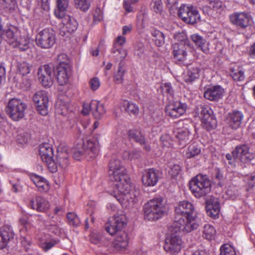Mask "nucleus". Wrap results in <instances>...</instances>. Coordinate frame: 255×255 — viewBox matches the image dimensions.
<instances>
[{
  "mask_svg": "<svg viewBox=\"0 0 255 255\" xmlns=\"http://www.w3.org/2000/svg\"><path fill=\"white\" fill-rule=\"evenodd\" d=\"M49 202L41 196H36L29 202V206L39 212H44L49 207Z\"/></svg>",
  "mask_w": 255,
  "mask_h": 255,
  "instance_id": "obj_26",
  "label": "nucleus"
},
{
  "mask_svg": "<svg viewBox=\"0 0 255 255\" xmlns=\"http://www.w3.org/2000/svg\"><path fill=\"white\" fill-rule=\"evenodd\" d=\"M200 69L197 66H190L188 68L186 74L184 76V80L186 82H191L200 76Z\"/></svg>",
  "mask_w": 255,
  "mask_h": 255,
  "instance_id": "obj_39",
  "label": "nucleus"
},
{
  "mask_svg": "<svg viewBox=\"0 0 255 255\" xmlns=\"http://www.w3.org/2000/svg\"><path fill=\"white\" fill-rule=\"evenodd\" d=\"M160 141L163 147H169L171 143V139L169 134H164L160 137Z\"/></svg>",
  "mask_w": 255,
  "mask_h": 255,
  "instance_id": "obj_60",
  "label": "nucleus"
},
{
  "mask_svg": "<svg viewBox=\"0 0 255 255\" xmlns=\"http://www.w3.org/2000/svg\"><path fill=\"white\" fill-rule=\"evenodd\" d=\"M58 242V240L51 239L40 243V247L45 252L48 251L54 247Z\"/></svg>",
  "mask_w": 255,
  "mask_h": 255,
  "instance_id": "obj_55",
  "label": "nucleus"
},
{
  "mask_svg": "<svg viewBox=\"0 0 255 255\" xmlns=\"http://www.w3.org/2000/svg\"><path fill=\"white\" fill-rule=\"evenodd\" d=\"M71 71V67L57 66L56 76L59 85H64L68 83Z\"/></svg>",
  "mask_w": 255,
  "mask_h": 255,
  "instance_id": "obj_28",
  "label": "nucleus"
},
{
  "mask_svg": "<svg viewBox=\"0 0 255 255\" xmlns=\"http://www.w3.org/2000/svg\"><path fill=\"white\" fill-rule=\"evenodd\" d=\"M189 188L195 197L200 198L210 192L211 183L207 175L198 174L190 181Z\"/></svg>",
  "mask_w": 255,
  "mask_h": 255,
  "instance_id": "obj_4",
  "label": "nucleus"
},
{
  "mask_svg": "<svg viewBox=\"0 0 255 255\" xmlns=\"http://www.w3.org/2000/svg\"><path fill=\"white\" fill-rule=\"evenodd\" d=\"M168 173L172 178H175L181 172V168L179 164L170 162L168 165Z\"/></svg>",
  "mask_w": 255,
  "mask_h": 255,
  "instance_id": "obj_47",
  "label": "nucleus"
},
{
  "mask_svg": "<svg viewBox=\"0 0 255 255\" xmlns=\"http://www.w3.org/2000/svg\"><path fill=\"white\" fill-rule=\"evenodd\" d=\"M244 181L250 188L255 186V176L247 175L245 177Z\"/></svg>",
  "mask_w": 255,
  "mask_h": 255,
  "instance_id": "obj_63",
  "label": "nucleus"
},
{
  "mask_svg": "<svg viewBox=\"0 0 255 255\" xmlns=\"http://www.w3.org/2000/svg\"><path fill=\"white\" fill-rule=\"evenodd\" d=\"M231 76L235 81H242L245 79L244 72L240 68L233 70Z\"/></svg>",
  "mask_w": 255,
  "mask_h": 255,
  "instance_id": "obj_52",
  "label": "nucleus"
},
{
  "mask_svg": "<svg viewBox=\"0 0 255 255\" xmlns=\"http://www.w3.org/2000/svg\"><path fill=\"white\" fill-rule=\"evenodd\" d=\"M60 150V148H58L57 149V154L56 157V163L59 168L65 169L69 164V154L66 149L61 151Z\"/></svg>",
  "mask_w": 255,
  "mask_h": 255,
  "instance_id": "obj_33",
  "label": "nucleus"
},
{
  "mask_svg": "<svg viewBox=\"0 0 255 255\" xmlns=\"http://www.w3.org/2000/svg\"><path fill=\"white\" fill-rule=\"evenodd\" d=\"M199 224L195 216L193 215L184 217L179 221H174L171 228L177 230L179 233L183 231L185 233H189L196 229Z\"/></svg>",
  "mask_w": 255,
  "mask_h": 255,
  "instance_id": "obj_7",
  "label": "nucleus"
},
{
  "mask_svg": "<svg viewBox=\"0 0 255 255\" xmlns=\"http://www.w3.org/2000/svg\"><path fill=\"white\" fill-rule=\"evenodd\" d=\"M173 134L178 139L179 144L184 146L189 141L190 133L187 127L184 126L183 123L180 121L174 127Z\"/></svg>",
  "mask_w": 255,
  "mask_h": 255,
  "instance_id": "obj_13",
  "label": "nucleus"
},
{
  "mask_svg": "<svg viewBox=\"0 0 255 255\" xmlns=\"http://www.w3.org/2000/svg\"><path fill=\"white\" fill-rule=\"evenodd\" d=\"M234 158H237L243 162H248L254 158V155L249 152V148L248 145L243 144L237 146L233 151Z\"/></svg>",
  "mask_w": 255,
  "mask_h": 255,
  "instance_id": "obj_20",
  "label": "nucleus"
},
{
  "mask_svg": "<svg viewBox=\"0 0 255 255\" xmlns=\"http://www.w3.org/2000/svg\"><path fill=\"white\" fill-rule=\"evenodd\" d=\"M178 14L184 22L188 23L194 24L200 19L198 10L192 6L182 5L178 9Z\"/></svg>",
  "mask_w": 255,
  "mask_h": 255,
  "instance_id": "obj_9",
  "label": "nucleus"
},
{
  "mask_svg": "<svg viewBox=\"0 0 255 255\" xmlns=\"http://www.w3.org/2000/svg\"><path fill=\"white\" fill-rule=\"evenodd\" d=\"M126 217L123 215H116L110 218L106 224L105 230L113 236L120 232L126 226Z\"/></svg>",
  "mask_w": 255,
  "mask_h": 255,
  "instance_id": "obj_10",
  "label": "nucleus"
},
{
  "mask_svg": "<svg viewBox=\"0 0 255 255\" xmlns=\"http://www.w3.org/2000/svg\"><path fill=\"white\" fill-rule=\"evenodd\" d=\"M16 67L20 75L25 76L30 73L32 66L24 61H19L17 62Z\"/></svg>",
  "mask_w": 255,
  "mask_h": 255,
  "instance_id": "obj_42",
  "label": "nucleus"
},
{
  "mask_svg": "<svg viewBox=\"0 0 255 255\" xmlns=\"http://www.w3.org/2000/svg\"><path fill=\"white\" fill-rule=\"evenodd\" d=\"M216 230L214 227L210 224H206L204 226L203 236L207 240H212L214 238Z\"/></svg>",
  "mask_w": 255,
  "mask_h": 255,
  "instance_id": "obj_43",
  "label": "nucleus"
},
{
  "mask_svg": "<svg viewBox=\"0 0 255 255\" xmlns=\"http://www.w3.org/2000/svg\"><path fill=\"white\" fill-rule=\"evenodd\" d=\"M68 222L70 225L78 226L80 224L78 217L74 213H69L67 215Z\"/></svg>",
  "mask_w": 255,
  "mask_h": 255,
  "instance_id": "obj_54",
  "label": "nucleus"
},
{
  "mask_svg": "<svg viewBox=\"0 0 255 255\" xmlns=\"http://www.w3.org/2000/svg\"><path fill=\"white\" fill-rule=\"evenodd\" d=\"M68 110V106L61 100H59L56 104V113L57 114L64 115Z\"/></svg>",
  "mask_w": 255,
  "mask_h": 255,
  "instance_id": "obj_51",
  "label": "nucleus"
},
{
  "mask_svg": "<svg viewBox=\"0 0 255 255\" xmlns=\"http://www.w3.org/2000/svg\"><path fill=\"white\" fill-rule=\"evenodd\" d=\"M123 64L122 63H120L118 66V71L116 73H115L114 79L115 82L117 84H121L123 82L124 80V76L126 72V70L123 67Z\"/></svg>",
  "mask_w": 255,
  "mask_h": 255,
  "instance_id": "obj_46",
  "label": "nucleus"
},
{
  "mask_svg": "<svg viewBox=\"0 0 255 255\" xmlns=\"http://www.w3.org/2000/svg\"><path fill=\"white\" fill-rule=\"evenodd\" d=\"M244 116L239 111L229 114L226 119L227 124L233 129L238 128L241 125Z\"/></svg>",
  "mask_w": 255,
  "mask_h": 255,
  "instance_id": "obj_30",
  "label": "nucleus"
},
{
  "mask_svg": "<svg viewBox=\"0 0 255 255\" xmlns=\"http://www.w3.org/2000/svg\"><path fill=\"white\" fill-rule=\"evenodd\" d=\"M0 5L7 10L12 11L16 7V0H0Z\"/></svg>",
  "mask_w": 255,
  "mask_h": 255,
  "instance_id": "obj_48",
  "label": "nucleus"
},
{
  "mask_svg": "<svg viewBox=\"0 0 255 255\" xmlns=\"http://www.w3.org/2000/svg\"><path fill=\"white\" fill-rule=\"evenodd\" d=\"M159 170L151 168L145 170L142 175V182L146 187H153L156 185L160 178Z\"/></svg>",
  "mask_w": 255,
  "mask_h": 255,
  "instance_id": "obj_15",
  "label": "nucleus"
},
{
  "mask_svg": "<svg viewBox=\"0 0 255 255\" xmlns=\"http://www.w3.org/2000/svg\"><path fill=\"white\" fill-rule=\"evenodd\" d=\"M118 107L121 111L124 110L129 115H136L139 112L138 107L136 104L127 100L121 102Z\"/></svg>",
  "mask_w": 255,
  "mask_h": 255,
  "instance_id": "obj_36",
  "label": "nucleus"
},
{
  "mask_svg": "<svg viewBox=\"0 0 255 255\" xmlns=\"http://www.w3.org/2000/svg\"><path fill=\"white\" fill-rule=\"evenodd\" d=\"M89 83L91 89L93 91L97 90L100 86V81L97 77L92 78Z\"/></svg>",
  "mask_w": 255,
  "mask_h": 255,
  "instance_id": "obj_59",
  "label": "nucleus"
},
{
  "mask_svg": "<svg viewBox=\"0 0 255 255\" xmlns=\"http://www.w3.org/2000/svg\"><path fill=\"white\" fill-rule=\"evenodd\" d=\"M32 100L39 113L43 116L47 115L48 98L46 92L39 91L36 92L33 96Z\"/></svg>",
  "mask_w": 255,
  "mask_h": 255,
  "instance_id": "obj_12",
  "label": "nucleus"
},
{
  "mask_svg": "<svg viewBox=\"0 0 255 255\" xmlns=\"http://www.w3.org/2000/svg\"><path fill=\"white\" fill-rule=\"evenodd\" d=\"M211 110L207 107H201L200 117L203 127L208 130H210L216 126V120L212 115Z\"/></svg>",
  "mask_w": 255,
  "mask_h": 255,
  "instance_id": "obj_17",
  "label": "nucleus"
},
{
  "mask_svg": "<svg viewBox=\"0 0 255 255\" xmlns=\"http://www.w3.org/2000/svg\"><path fill=\"white\" fill-rule=\"evenodd\" d=\"M39 155L42 161H48L53 154V148L49 143H43L39 145Z\"/></svg>",
  "mask_w": 255,
  "mask_h": 255,
  "instance_id": "obj_35",
  "label": "nucleus"
},
{
  "mask_svg": "<svg viewBox=\"0 0 255 255\" xmlns=\"http://www.w3.org/2000/svg\"><path fill=\"white\" fill-rule=\"evenodd\" d=\"M35 41L37 45L41 48H50L56 42L55 34L53 30L44 29L36 35Z\"/></svg>",
  "mask_w": 255,
  "mask_h": 255,
  "instance_id": "obj_8",
  "label": "nucleus"
},
{
  "mask_svg": "<svg viewBox=\"0 0 255 255\" xmlns=\"http://www.w3.org/2000/svg\"><path fill=\"white\" fill-rule=\"evenodd\" d=\"M92 112L95 119L99 120L105 114L106 110L104 105L97 101L91 102Z\"/></svg>",
  "mask_w": 255,
  "mask_h": 255,
  "instance_id": "obj_37",
  "label": "nucleus"
},
{
  "mask_svg": "<svg viewBox=\"0 0 255 255\" xmlns=\"http://www.w3.org/2000/svg\"><path fill=\"white\" fill-rule=\"evenodd\" d=\"M94 20L95 22H99L103 19V12L101 9L97 7L94 10L93 13Z\"/></svg>",
  "mask_w": 255,
  "mask_h": 255,
  "instance_id": "obj_62",
  "label": "nucleus"
},
{
  "mask_svg": "<svg viewBox=\"0 0 255 255\" xmlns=\"http://www.w3.org/2000/svg\"><path fill=\"white\" fill-rule=\"evenodd\" d=\"M109 174L113 182V196L126 206H133L138 201L139 191L131 185L125 166L116 155L109 162Z\"/></svg>",
  "mask_w": 255,
  "mask_h": 255,
  "instance_id": "obj_1",
  "label": "nucleus"
},
{
  "mask_svg": "<svg viewBox=\"0 0 255 255\" xmlns=\"http://www.w3.org/2000/svg\"><path fill=\"white\" fill-rule=\"evenodd\" d=\"M111 52L114 54V57L116 62L122 63L128 55L127 50L124 48L117 49L115 45Z\"/></svg>",
  "mask_w": 255,
  "mask_h": 255,
  "instance_id": "obj_41",
  "label": "nucleus"
},
{
  "mask_svg": "<svg viewBox=\"0 0 255 255\" xmlns=\"http://www.w3.org/2000/svg\"><path fill=\"white\" fill-rule=\"evenodd\" d=\"M99 143L96 139L88 140L86 142L81 141L72 149L74 158L80 160L82 157H85L88 160L96 158L100 151Z\"/></svg>",
  "mask_w": 255,
  "mask_h": 255,
  "instance_id": "obj_2",
  "label": "nucleus"
},
{
  "mask_svg": "<svg viewBox=\"0 0 255 255\" xmlns=\"http://www.w3.org/2000/svg\"><path fill=\"white\" fill-rule=\"evenodd\" d=\"M171 232L166 237L164 249L171 255H176L183 247V241L177 230L171 228Z\"/></svg>",
  "mask_w": 255,
  "mask_h": 255,
  "instance_id": "obj_6",
  "label": "nucleus"
},
{
  "mask_svg": "<svg viewBox=\"0 0 255 255\" xmlns=\"http://www.w3.org/2000/svg\"><path fill=\"white\" fill-rule=\"evenodd\" d=\"M153 8L156 12H160L161 11L162 5L161 0H155L154 1Z\"/></svg>",
  "mask_w": 255,
  "mask_h": 255,
  "instance_id": "obj_64",
  "label": "nucleus"
},
{
  "mask_svg": "<svg viewBox=\"0 0 255 255\" xmlns=\"http://www.w3.org/2000/svg\"><path fill=\"white\" fill-rule=\"evenodd\" d=\"M128 136L130 139L139 143L145 150L147 151H150V145L146 141L143 135L138 130L134 129L130 130L128 131Z\"/></svg>",
  "mask_w": 255,
  "mask_h": 255,
  "instance_id": "obj_31",
  "label": "nucleus"
},
{
  "mask_svg": "<svg viewBox=\"0 0 255 255\" xmlns=\"http://www.w3.org/2000/svg\"><path fill=\"white\" fill-rule=\"evenodd\" d=\"M239 196L238 188L235 185L228 186L223 195L225 199L234 200Z\"/></svg>",
  "mask_w": 255,
  "mask_h": 255,
  "instance_id": "obj_40",
  "label": "nucleus"
},
{
  "mask_svg": "<svg viewBox=\"0 0 255 255\" xmlns=\"http://www.w3.org/2000/svg\"><path fill=\"white\" fill-rule=\"evenodd\" d=\"M206 210L207 215L213 218L218 217L220 206L218 198L211 197L206 202Z\"/></svg>",
  "mask_w": 255,
  "mask_h": 255,
  "instance_id": "obj_21",
  "label": "nucleus"
},
{
  "mask_svg": "<svg viewBox=\"0 0 255 255\" xmlns=\"http://www.w3.org/2000/svg\"><path fill=\"white\" fill-rule=\"evenodd\" d=\"M153 36V40L157 46H162L165 42V36L164 34L158 30H153L151 31Z\"/></svg>",
  "mask_w": 255,
  "mask_h": 255,
  "instance_id": "obj_44",
  "label": "nucleus"
},
{
  "mask_svg": "<svg viewBox=\"0 0 255 255\" xmlns=\"http://www.w3.org/2000/svg\"><path fill=\"white\" fill-rule=\"evenodd\" d=\"M113 242V246L117 250H123L127 248L129 243V238L127 233L120 232Z\"/></svg>",
  "mask_w": 255,
  "mask_h": 255,
  "instance_id": "obj_27",
  "label": "nucleus"
},
{
  "mask_svg": "<svg viewBox=\"0 0 255 255\" xmlns=\"http://www.w3.org/2000/svg\"><path fill=\"white\" fill-rule=\"evenodd\" d=\"M224 90L220 86H214L205 89L204 97L210 101H217L223 96Z\"/></svg>",
  "mask_w": 255,
  "mask_h": 255,
  "instance_id": "obj_22",
  "label": "nucleus"
},
{
  "mask_svg": "<svg viewBox=\"0 0 255 255\" xmlns=\"http://www.w3.org/2000/svg\"><path fill=\"white\" fill-rule=\"evenodd\" d=\"M30 178L40 192H46L49 190L50 188L49 183L44 177L35 174H31L30 175Z\"/></svg>",
  "mask_w": 255,
  "mask_h": 255,
  "instance_id": "obj_29",
  "label": "nucleus"
},
{
  "mask_svg": "<svg viewBox=\"0 0 255 255\" xmlns=\"http://www.w3.org/2000/svg\"><path fill=\"white\" fill-rule=\"evenodd\" d=\"M186 105L179 101L169 103L166 107L165 112L167 115L173 119L182 116L186 112Z\"/></svg>",
  "mask_w": 255,
  "mask_h": 255,
  "instance_id": "obj_14",
  "label": "nucleus"
},
{
  "mask_svg": "<svg viewBox=\"0 0 255 255\" xmlns=\"http://www.w3.org/2000/svg\"><path fill=\"white\" fill-rule=\"evenodd\" d=\"M27 104L18 98L10 100L5 107V113L13 121H19L25 116Z\"/></svg>",
  "mask_w": 255,
  "mask_h": 255,
  "instance_id": "obj_5",
  "label": "nucleus"
},
{
  "mask_svg": "<svg viewBox=\"0 0 255 255\" xmlns=\"http://www.w3.org/2000/svg\"><path fill=\"white\" fill-rule=\"evenodd\" d=\"M194 208L192 203L187 200L180 201L175 207V220L193 215Z\"/></svg>",
  "mask_w": 255,
  "mask_h": 255,
  "instance_id": "obj_11",
  "label": "nucleus"
},
{
  "mask_svg": "<svg viewBox=\"0 0 255 255\" xmlns=\"http://www.w3.org/2000/svg\"><path fill=\"white\" fill-rule=\"evenodd\" d=\"M144 218L149 221L161 218L166 212L165 204L161 197H156L149 200L143 207Z\"/></svg>",
  "mask_w": 255,
  "mask_h": 255,
  "instance_id": "obj_3",
  "label": "nucleus"
},
{
  "mask_svg": "<svg viewBox=\"0 0 255 255\" xmlns=\"http://www.w3.org/2000/svg\"><path fill=\"white\" fill-rule=\"evenodd\" d=\"M191 38L198 49L205 53H209V44L202 36L197 34H194L191 36Z\"/></svg>",
  "mask_w": 255,
  "mask_h": 255,
  "instance_id": "obj_34",
  "label": "nucleus"
},
{
  "mask_svg": "<svg viewBox=\"0 0 255 255\" xmlns=\"http://www.w3.org/2000/svg\"><path fill=\"white\" fill-rule=\"evenodd\" d=\"M220 255H236L233 247L228 244L222 245L220 248Z\"/></svg>",
  "mask_w": 255,
  "mask_h": 255,
  "instance_id": "obj_53",
  "label": "nucleus"
},
{
  "mask_svg": "<svg viewBox=\"0 0 255 255\" xmlns=\"http://www.w3.org/2000/svg\"><path fill=\"white\" fill-rule=\"evenodd\" d=\"M10 183L11 185V190L12 192L14 193H18L22 191V186L19 181L14 182L10 180Z\"/></svg>",
  "mask_w": 255,
  "mask_h": 255,
  "instance_id": "obj_61",
  "label": "nucleus"
},
{
  "mask_svg": "<svg viewBox=\"0 0 255 255\" xmlns=\"http://www.w3.org/2000/svg\"><path fill=\"white\" fill-rule=\"evenodd\" d=\"M230 20L233 24L245 28L250 25L251 18L246 12H235L230 16Z\"/></svg>",
  "mask_w": 255,
  "mask_h": 255,
  "instance_id": "obj_19",
  "label": "nucleus"
},
{
  "mask_svg": "<svg viewBox=\"0 0 255 255\" xmlns=\"http://www.w3.org/2000/svg\"><path fill=\"white\" fill-rule=\"evenodd\" d=\"M57 62L58 64L57 66H61V67H71L70 64V60L68 58L66 54L64 53H61L57 56Z\"/></svg>",
  "mask_w": 255,
  "mask_h": 255,
  "instance_id": "obj_50",
  "label": "nucleus"
},
{
  "mask_svg": "<svg viewBox=\"0 0 255 255\" xmlns=\"http://www.w3.org/2000/svg\"><path fill=\"white\" fill-rule=\"evenodd\" d=\"M172 54L175 61L181 64L186 59L187 53L185 45L182 43H175L172 45Z\"/></svg>",
  "mask_w": 255,
  "mask_h": 255,
  "instance_id": "obj_25",
  "label": "nucleus"
},
{
  "mask_svg": "<svg viewBox=\"0 0 255 255\" xmlns=\"http://www.w3.org/2000/svg\"><path fill=\"white\" fill-rule=\"evenodd\" d=\"M53 69L48 65L40 66L37 75L39 82L45 88L50 87L52 84V72Z\"/></svg>",
  "mask_w": 255,
  "mask_h": 255,
  "instance_id": "obj_16",
  "label": "nucleus"
},
{
  "mask_svg": "<svg viewBox=\"0 0 255 255\" xmlns=\"http://www.w3.org/2000/svg\"><path fill=\"white\" fill-rule=\"evenodd\" d=\"M43 161L46 164L47 167L51 172L54 173L57 171L58 167H59L58 165L56 163V160H54L52 157H50L48 161Z\"/></svg>",
  "mask_w": 255,
  "mask_h": 255,
  "instance_id": "obj_57",
  "label": "nucleus"
},
{
  "mask_svg": "<svg viewBox=\"0 0 255 255\" xmlns=\"http://www.w3.org/2000/svg\"><path fill=\"white\" fill-rule=\"evenodd\" d=\"M200 152L201 149L197 144L193 143L188 146L185 154L187 158H190L199 154Z\"/></svg>",
  "mask_w": 255,
  "mask_h": 255,
  "instance_id": "obj_45",
  "label": "nucleus"
},
{
  "mask_svg": "<svg viewBox=\"0 0 255 255\" xmlns=\"http://www.w3.org/2000/svg\"><path fill=\"white\" fill-rule=\"evenodd\" d=\"M62 19V25L60 28V33L62 36L74 32L78 27V23L74 18L66 15L61 18Z\"/></svg>",
  "mask_w": 255,
  "mask_h": 255,
  "instance_id": "obj_18",
  "label": "nucleus"
},
{
  "mask_svg": "<svg viewBox=\"0 0 255 255\" xmlns=\"http://www.w3.org/2000/svg\"><path fill=\"white\" fill-rule=\"evenodd\" d=\"M69 4V0H57V7L54 11V14L58 18H61L65 16Z\"/></svg>",
  "mask_w": 255,
  "mask_h": 255,
  "instance_id": "obj_38",
  "label": "nucleus"
},
{
  "mask_svg": "<svg viewBox=\"0 0 255 255\" xmlns=\"http://www.w3.org/2000/svg\"><path fill=\"white\" fill-rule=\"evenodd\" d=\"M173 36L176 40L181 42V43L183 44L184 45L188 44L187 37L185 32H176L174 34Z\"/></svg>",
  "mask_w": 255,
  "mask_h": 255,
  "instance_id": "obj_56",
  "label": "nucleus"
},
{
  "mask_svg": "<svg viewBox=\"0 0 255 255\" xmlns=\"http://www.w3.org/2000/svg\"><path fill=\"white\" fill-rule=\"evenodd\" d=\"M161 88L162 92L164 94H166L170 96H172L173 94V90L170 83H165L161 86Z\"/></svg>",
  "mask_w": 255,
  "mask_h": 255,
  "instance_id": "obj_58",
  "label": "nucleus"
},
{
  "mask_svg": "<svg viewBox=\"0 0 255 255\" xmlns=\"http://www.w3.org/2000/svg\"><path fill=\"white\" fill-rule=\"evenodd\" d=\"M75 6L83 11H87L91 6V0H74Z\"/></svg>",
  "mask_w": 255,
  "mask_h": 255,
  "instance_id": "obj_49",
  "label": "nucleus"
},
{
  "mask_svg": "<svg viewBox=\"0 0 255 255\" xmlns=\"http://www.w3.org/2000/svg\"><path fill=\"white\" fill-rule=\"evenodd\" d=\"M13 237L11 227L5 225L0 228V249H3L7 246L8 242Z\"/></svg>",
  "mask_w": 255,
  "mask_h": 255,
  "instance_id": "obj_24",
  "label": "nucleus"
},
{
  "mask_svg": "<svg viewBox=\"0 0 255 255\" xmlns=\"http://www.w3.org/2000/svg\"><path fill=\"white\" fill-rule=\"evenodd\" d=\"M13 237L11 227L5 225L0 228V249H3L7 246L8 242Z\"/></svg>",
  "mask_w": 255,
  "mask_h": 255,
  "instance_id": "obj_23",
  "label": "nucleus"
},
{
  "mask_svg": "<svg viewBox=\"0 0 255 255\" xmlns=\"http://www.w3.org/2000/svg\"><path fill=\"white\" fill-rule=\"evenodd\" d=\"M222 5V2L220 0H208V5L203 7V11L206 14L213 16L214 12H217L221 8Z\"/></svg>",
  "mask_w": 255,
  "mask_h": 255,
  "instance_id": "obj_32",
  "label": "nucleus"
}]
</instances>
